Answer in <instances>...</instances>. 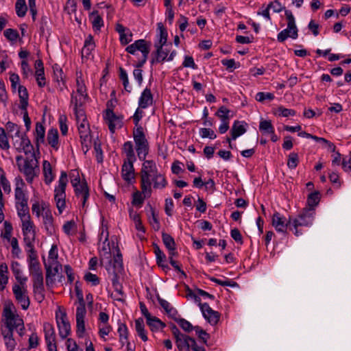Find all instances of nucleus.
I'll use <instances>...</instances> for the list:
<instances>
[{"label": "nucleus", "instance_id": "obj_1", "mask_svg": "<svg viewBox=\"0 0 351 351\" xmlns=\"http://www.w3.org/2000/svg\"><path fill=\"white\" fill-rule=\"evenodd\" d=\"M16 331L20 337L25 335L24 319L17 312L16 308L12 302H6L2 312V324L0 330L5 348L9 351H13L17 345L14 337Z\"/></svg>", "mask_w": 351, "mask_h": 351}, {"label": "nucleus", "instance_id": "obj_2", "mask_svg": "<svg viewBox=\"0 0 351 351\" xmlns=\"http://www.w3.org/2000/svg\"><path fill=\"white\" fill-rule=\"evenodd\" d=\"M168 186V180L164 172L160 171L154 160H145L140 171V186L144 192L152 193L153 190L162 191Z\"/></svg>", "mask_w": 351, "mask_h": 351}, {"label": "nucleus", "instance_id": "obj_3", "mask_svg": "<svg viewBox=\"0 0 351 351\" xmlns=\"http://www.w3.org/2000/svg\"><path fill=\"white\" fill-rule=\"evenodd\" d=\"M150 43L147 42L144 39H139L135 40L134 43L128 45L125 48V51L132 55H136L137 51H140L142 54L141 58L138 60L136 64V67L133 71V75L138 84L141 86L142 84L143 71L140 69L147 62L149 51H150Z\"/></svg>", "mask_w": 351, "mask_h": 351}, {"label": "nucleus", "instance_id": "obj_4", "mask_svg": "<svg viewBox=\"0 0 351 351\" xmlns=\"http://www.w3.org/2000/svg\"><path fill=\"white\" fill-rule=\"evenodd\" d=\"M315 216V211L313 209H304L295 217H289L290 230L293 232L296 237L302 234L300 228L310 227L313 225Z\"/></svg>", "mask_w": 351, "mask_h": 351}, {"label": "nucleus", "instance_id": "obj_5", "mask_svg": "<svg viewBox=\"0 0 351 351\" xmlns=\"http://www.w3.org/2000/svg\"><path fill=\"white\" fill-rule=\"evenodd\" d=\"M68 175L66 171H62L58 184L54 187L53 199L60 215L62 214L66 208V188L68 184Z\"/></svg>", "mask_w": 351, "mask_h": 351}, {"label": "nucleus", "instance_id": "obj_6", "mask_svg": "<svg viewBox=\"0 0 351 351\" xmlns=\"http://www.w3.org/2000/svg\"><path fill=\"white\" fill-rule=\"evenodd\" d=\"M135 149L140 160L143 162L149 152V142L146 138L143 127L135 128L132 132Z\"/></svg>", "mask_w": 351, "mask_h": 351}, {"label": "nucleus", "instance_id": "obj_7", "mask_svg": "<svg viewBox=\"0 0 351 351\" xmlns=\"http://www.w3.org/2000/svg\"><path fill=\"white\" fill-rule=\"evenodd\" d=\"M58 250L56 245H52L49 252L48 264L46 267V285L49 286L53 283V278L58 273L61 265L58 261Z\"/></svg>", "mask_w": 351, "mask_h": 351}, {"label": "nucleus", "instance_id": "obj_8", "mask_svg": "<svg viewBox=\"0 0 351 351\" xmlns=\"http://www.w3.org/2000/svg\"><path fill=\"white\" fill-rule=\"evenodd\" d=\"M285 15L287 21L286 29L280 32L277 35V40L280 43L285 42L288 38L296 39L298 37V29L295 24V17L291 10H285Z\"/></svg>", "mask_w": 351, "mask_h": 351}, {"label": "nucleus", "instance_id": "obj_9", "mask_svg": "<svg viewBox=\"0 0 351 351\" xmlns=\"http://www.w3.org/2000/svg\"><path fill=\"white\" fill-rule=\"evenodd\" d=\"M16 162L19 170L24 174L26 181L31 184L36 176L35 171V167H37L36 160L29 158L23 159V156L19 155L16 157Z\"/></svg>", "mask_w": 351, "mask_h": 351}, {"label": "nucleus", "instance_id": "obj_10", "mask_svg": "<svg viewBox=\"0 0 351 351\" xmlns=\"http://www.w3.org/2000/svg\"><path fill=\"white\" fill-rule=\"evenodd\" d=\"M16 302L21 309L26 311L30 306V298L28 294L27 282L14 283L12 287Z\"/></svg>", "mask_w": 351, "mask_h": 351}, {"label": "nucleus", "instance_id": "obj_11", "mask_svg": "<svg viewBox=\"0 0 351 351\" xmlns=\"http://www.w3.org/2000/svg\"><path fill=\"white\" fill-rule=\"evenodd\" d=\"M79 135L82 147L88 148L91 144L90 130L89 123L87 121L86 114H84L83 118L75 117Z\"/></svg>", "mask_w": 351, "mask_h": 351}, {"label": "nucleus", "instance_id": "obj_12", "mask_svg": "<svg viewBox=\"0 0 351 351\" xmlns=\"http://www.w3.org/2000/svg\"><path fill=\"white\" fill-rule=\"evenodd\" d=\"M56 320L60 337L62 339L66 338L71 333V325L66 311L62 309L60 306L56 311Z\"/></svg>", "mask_w": 351, "mask_h": 351}, {"label": "nucleus", "instance_id": "obj_13", "mask_svg": "<svg viewBox=\"0 0 351 351\" xmlns=\"http://www.w3.org/2000/svg\"><path fill=\"white\" fill-rule=\"evenodd\" d=\"M12 142L14 147L18 152H23L26 155H34V147L26 133L12 137Z\"/></svg>", "mask_w": 351, "mask_h": 351}, {"label": "nucleus", "instance_id": "obj_14", "mask_svg": "<svg viewBox=\"0 0 351 351\" xmlns=\"http://www.w3.org/2000/svg\"><path fill=\"white\" fill-rule=\"evenodd\" d=\"M15 207L28 205V197L24 191L25 182L21 176L14 178Z\"/></svg>", "mask_w": 351, "mask_h": 351}, {"label": "nucleus", "instance_id": "obj_15", "mask_svg": "<svg viewBox=\"0 0 351 351\" xmlns=\"http://www.w3.org/2000/svg\"><path fill=\"white\" fill-rule=\"evenodd\" d=\"M29 275L32 278L33 292L37 297L38 300L41 302L45 298L43 274L42 269L29 272Z\"/></svg>", "mask_w": 351, "mask_h": 351}, {"label": "nucleus", "instance_id": "obj_16", "mask_svg": "<svg viewBox=\"0 0 351 351\" xmlns=\"http://www.w3.org/2000/svg\"><path fill=\"white\" fill-rule=\"evenodd\" d=\"M21 229L25 243L31 244L36 239L35 225L31 219L21 221Z\"/></svg>", "mask_w": 351, "mask_h": 351}, {"label": "nucleus", "instance_id": "obj_17", "mask_svg": "<svg viewBox=\"0 0 351 351\" xmlns=\"http://www.w3.org/2000/svg\"><path fill=\"white\" fill-rule=\"evenodd\" d=\"M271 224L278 232L283 234L287 233V228L290 230L289 219L287 220L286 217L278 212L273 214Z\"/></svg>", "mask_w": 351, "mask_h": 351}, {"label": "nucleus", "instance_id": "obj_18", "mask_svg": "<svg viewBox=\"0 0 351 351\" xmlns=\"http://www.w3.org/2000/svg\"><path fill=\"white\" fill-rule=\"evenodd\" d=\"M87 98L88 96H85L84 95H77L75 93H72L71 98V105L73 107V111L75 117L83 118L84 114H85L83 105L85 104Z\"/></svg>", "mask_w": 351, "mask_h": 351}, {"label": "nucleus", "instance_id": "obj_19", "mask_svg": "<svg viewBox=\"0 0 351 351\" xmlns=\"http://www.w3.org/2000/svg\"><path fill=\"white\" fill-rule=\"evenodd\" d=\"M75 197L80 200L82 207L85 208L88 206L87 201L90 197L89 188L85 180L82 183L73 187Z\"/></svg>", "mask_w": 351, "mask_h": 351}, {"label": "nucleus", "instance_id": "obj_20", "mask_svg": "<svg viewBox=\"0 0 351 351\" xmlns=\"http://www.w3.org/2000/svg\"><path fill=\"white\" fill-rule=\"evenodd\" d=\"M135 162L123 160L121 167V176L128 184H132L135 180V170L134 167Z\"/></svg>", "mask_w": 351, "mask_h": 351}, {"label": "nucleus", "instance_id": "obj_21", "mask_svg": "<svg viewBox=\"0 0 351 351\" xmlns=\"http://www.w3.org/2000/svg\"><path fill=\"white\" fill-rule=\"evenodd\" d=\"M42 223L48 235L51 236L56 233L57 226L55 223L51 210L46 213H43V216H42Z\"/></svg>", "mask_w": 351, "mask_h": 351}, {"label": "nucleus", "instance_id": "obj_22", "mask_svg": "<svg viewBox=\"0 0 351 351\" xmlns=\"http://www.w3.org/2000/svg\"><path fill=\"white\" fill-rule=\"evenodd\" d=\"M35 66V78L38 86L43 88L46 85V78L45 76V69L43 62L41 60H37L34 64Z\"/></svg>", "mask_w": 351, "mask_h": 351}, {"label": "nucleus", "instance_id": "obj_23", "mask_svg": "<svg viewBox=\"0 0 351 351\" xmlns=\"http://www.w3.org/2000/svg\"><path fill=\"white\" fill-rule=\"evenodd\" d=\"M138 106L141 109H145L152 106L154 97L150 88H145L138 99Z\"/></svg>", "mask_w": 351, "mask_h": 351}, {"label": "nucleus", "instance_id": "obj_24", "mask_svg": "<svg viewBox=\"0 0 351 351\" xmlns=\"http://www.w3.org/2000/svg\"><path fill=\"white\" fill-rule=\"evenodd\" d=\"M115 30L119 34V40L122 45H126L132 41V34L128 28L121 23H117Z\"/></svg>", "mask_w": 351, "mask_h": 351}, {"label": "nucleus", "instance_id": "obj_25", "mask_svg": "<svg viewBox=\"0 0 351 351\" xmlns=\"http://www.w3.org/2000/svg\"><path fill=\"white\" fill-rule=\"evenodd\" d=\"M47 141L48 145L55 151L60 148L59 134L56 128H50L47 134Z\"/></svg>", "mask_w": 351, "mask_h": 351}, {"label": "nucleus", "instance_id": "obj_26", "mask_svg": "<svg viewBox=\"0 0 351 351\" xmlns=\"http://www.w3.org/2000/svg\"><path fill=\"white\" fill-rule=\"evenodd\" d=\"M50 210L49 204L44 200L36 201L32 206L33 214L38 218L43 216V213H46Z\"/></svg>", "mask_w": 351, "mask_h": 351}, {"label": "nucleus", "instance_id": "obj_27", "mask_svg": "<svg viewBox=\"0 0 351 351\" xmlns=\"http://www.w3.org/2000/svg\"><path fill=\"white\" fill-rule=\"evenodd\" d=\"M95 43L93 39V36L89 34L85 39L83 48L82 49V58H86L88 59L92 52L95 49Z\"/></svg>", "mask_w": 351, "mask_h": 351}, {"label": "nucleus", "instance_id": "obj_28", "mask_svg": "<svg viewBox=\"0 0 351 351\" xmlns=\"http://www.w3.org/2000/svg\"><path fill=\"white\" fill-rule=\"evenodd\" d=\"M12 272L16 280V283L27 282V277L23 275L21 265L18 261H12L10 265Z\"/></svg>", "mask_w": 351, "mask_h": 351}, {"label": "nucleus", "instance_id": "obj_29", "mask_svg": "<svg viewBox=\"0 0 351 351\" xmlns=\"http://www.w3.org/2000/svg\"><path fill=\"white\" fill-rule=\"evenodd\" d=\"M155 47L156 51L154 57L151 60V64H154L155 63H160L166 60L167 61L169 51L166 49H163V46L161 45L155 46Z\"/></svg>", "mask_w": 351, "mask_h": 351}, {"label": "nucleus", "instance_id": "obj_30", "mask_svg": "<svg viewBox=\"0 0 351 351\" xmlns=\"http://www.w3.org/2000/svg\"><path fill=\"white\" fill-rule=\"evenodd\" d=\"M151 195L152 193H147L144 192L143 189H141V191H136L132 194V204L134 206L141 207L145 199L149 198Z\"/></svg>", "mask_w": 351, "mask_h": 351}, {"label": "nucleus", "instance_id": "obj_31", "mask_svg": "<svg viewBox=\"0 0 351 351\" xmlns=\"http://www.w3.org/2000/svg\"><path fill=\"white\" fill-rule=\"evenodd\" d=\"M43 171L44 176V181L47 185H49L55 178V174L53 172L51 165L47 160H44L43 163Z\"/></svg>", "mask_w": 351, "mask_h": 351}, {"label": "nucleus", "instance_id": "obj_32", "mask_svg": "<svg viewBox=\"0 0 351 351\" xmlns=\"http://www.w3.org/2000/svg\"><path fill=\"white\" fill-rule=\"evenodd\" d=\"M89 19L91 21L93 30L96 32H99L104 24L99 12L97 10L92 12L89 15Z\"/></svg>", "mask_w": 351, "mask_h": 351}, {"label": "nucleus", "instance_id": "obj_33", "mask_svg": "<svg viewBox=\"0 0 351 351\" xmlns=\"http://www.w3.org/2000/svg\"><path fill=\"white\" fill-rule=\"evenodd\" d=\"M86 313H76V334L82 338L85 333V317Z\"/></svg>", "mask_w": 351, "mask_h": 351}, {"label": "nucleus", "instance_id": "obj_34", "mask_svg": "<svg viewBox=\"0 0 351 351\" xmlns=\"http://www.w3.org/2000/svg\"><path fill=\"white\" fill-rule=\"evenodd\" d=\"M8 267L5 263H2L0 264V291H3L9 280L8 277Z\"/></svg>", "mask_w": 351, "mask_h": 351}, {"label": "nucleus", "instance_id": "obj_35", "mask_svg": "<svg viewBox=\"0 0 351 351\" xmlns=\"http://www.w3.org/2000/svg\"><path fill=\"white\" fill-rule=\"evenodd\" d=\"M135 330L137 335L143 341H148L147 331L145 329L144 321L142 318H138L135 320Z\"/></svg>", "mask_w": 351, "mask_h": 351}, {"label": "nucleus", "instance_id": "obj_36", "mask_svg": "<svg viewBox=\"0 0 351 351\" xmlns=\"http://www.w3.org/2000/svg\"><path fill=\"white\" fill-rule=\"evenodd\" d=\"M34 136L36 140V143L38 147L40 144H43L45 141V128L44 125L40 122H37L36 123V128L34 132Z\"/></svg>", "mask_w": 351, "mask_h": 351}, {"label": "nucleus", "instance_id": "obj_37", "mask_svg": "<svg viewBox=\"0 0 351 351\" xmlns=\"http://www.w3.org/2000/svg\"><path fill=\"white\" fill-rule=\"evenodd\" d=\"M321 198V195L319 191H314L311 193L306 199V207L304 209H313L315 211V207L318 205Z\"/></svg>", "mask_w": 351, "mask_h": 351}, {"label": "nucleus", "instance_id": "obj_38", "mask_svg": "<svg viewBox=\"0 0 351 351\" xmlns=\"http://www.w3.org/2000/svg\"><path fill=\"white\" fill-rule=\"evenodd\" d=\"M18 91L20 99L19 108L21 110H25L27 108L29 99L27 90L25 86L19 85Z\"/></svg>", "mask_w": 351, "mask_h": 351}, {"label": "nucleus", "instance_id": "obj_39", "mask_svg": "<svg viewBox=\"0 0 351 351\" xmlns=\"http://www.w3.org/2000/svg\"><path fill=\"white\" fill-rule=\"evenodd\" d=\"M112 284L115 291L114 300L123 302L124 300L125 295L123 291L122 285L119 282L117 274H115L112 278Z\"/></svg>", "mask_w": 351, "mask_h": 351}, {"label": "nucleus", "instance_id": "obj_40", "mask_svg": "<svg viewBox=\"0 0 351 351\" xmlns=\"http://www.w3.org/2000/svg\"><path fill=\"white\" fill-rule=\"evenodd\" d=\"M246 129L243 122L235 121L231 130V136L232 140H236L239 136L245 133Z\"/></svg>", "mask_w": 351, "mask_h": 351}, {"label": "nucleus", "instance_id": "obj_41", "mask_svg": "<svg viewBox=\"0 0 351 351\" xmlns=\"http://www.w3.org/2000/svg\"><path fill=\"white\" fill-rule=\"evenodd\" d=\"M146 323L152 332H157L166 326L163 322L155 316H152L147 319Z\"/></svg>", "mask_w": 351, "mask_h": 351}, {"label": "nucleus", "instance_id": "obj_42", "mask_svg": "<svg viewBox=\"0 0 351 351\" xmlns=\"http://www.w3.org/2000/svg\"><path fill=\"white\" fill-rule=\"evenodd\" d=\"M108 125V128L112 133L114 132L116 124L115 122L118 120L117 116L114 114L112 110L107 109L104 115Z\"/></svg>", "mask_w": 351, "mask_h": 351}, {"label": "nucleus", "instance_id": "obj_43", "mask_svg": "<svg viewBox=\"0 0 351 351\" xmlns=\"http://www.w3.org/2000/svg\"><path fill=\"white\" fill-rule=\"evenodd\" d=\"M123 152L125 154L126 158L124 160L136 161V158L134 154V145L131 141L124 143L122 147Z\"/></svg>", "mask_w": 351, "mask_h": 351}, {"label": "nucleus", "instance_id": "obj_44", "mask_svg": "<svg viewBox=\"0 0 351 351\" xmlns=\"http://www.w3.org/2000/svg\"><path fill=\"white\" fill-rule=\"evenodd\" d=\"M192 337L189 335H184L182 337H179L176 339V344L178 351H190V340Z\"/></svg>", "mask_w": 351, "mask_h": 351}, {"label": "nucleus", "instance_id": "obj_45", "mask_svg": "<svg viewBox=\"0 0 351 351\" xmlns=\"http://www.w3.org/2000/svg\"><path fill=\"white\" fill-rule=\"evenodd\" d=\"M162 239L164 245L169 251V255H175L176 243L173 238L170 234L163 232L162 234Z\"/></svg>", "mask_w": 351, "mask_h": 351}, {"label": "nucleus", "instance_id": "obj_46", "mask_svg": "<svg viewBox=\"0 0 351 351\" xmlns=\"http://www.w3.org/2000/svg\"><path fill=\"white\" fill-rule=\"evenodd\" d=\"M259 130L263 135H268L269 134H273L274 126L272 124L271 120H267L261 119L258 126Z\"/></svg>", "mask_w": 351, "mask_h": 351}, {"label": "nucleus", "instance_id": "obj_47", "mask_svg": "<svg viewBox=\"0 0 351 351\" xmlns=\"http://www.w3.org/2000/svg\"><path fill=\"white\" fill-rule=\"evenodd\" d=\"M158 29H159V34L157 36L158 38V42L155 43L154 46H164L167 43V29L163 27L162 23H158Z\"/></svg>", "mask_w": 351, "mask_h": 351}, {"label": "nucleus", "instance_id": "obj_48", "mask_svg": "<svg viewBox=\"0 0 351 351\" xmlns=\"http://www.w3.org/2000/svg\"><path fill=\"white\" fill-rule=\"evenodd\" d=\"M150 213V215L148 216L149 223L154 231H158L160 228V223L158 214L156 213L153 208H151Z\"/></svg>", "mask_w": 351, "mask_h": 351}, {"label": "nucleus", "instance_id": "obj_49", "mask_svg": "<svg viewBox=\"0 0 351 351\" xmlns=\"http://www.w3.org/2000/svg\"><path fill=\"white\" fill-rule=\"evenodd\" d=\"M119 79L123 83L125 90L128 93H130L132 90V87L130 84L128 75L126 71L122 67L119 68Z\"/></svg>", "mask_w": 351, "mask_h": 351}, {"label": "nucleus", "instance_id": "obj_50", "mask_svg": "<svg viewBox=\"0 0 351 351\" xmlns=\"http://www.w3.org/2000/svg\"><path fill=\"white\" fill-rule=\"evenodd\" d=\"M43 330L45 333V341L56 339L54 327L49 322H45L43 324Z\"/></svg>", "mask_w": 351, "mask_h": 351}, {"label": "nucleus", "instance_id": "obj_51", "mask_svg": "<svg viewBox=\"0 0 351 351\" xmlns=\"http://www.w3.org/2000/svg\"><path fill=\"white\" fill-rule=\"evenodd\" d=\"M98 327V334L99 337L104 339V341H106V336L108 335L110 332L112 330V327L108 324H97Z\"/></svg>", "mask_w": 351, "mask_h": 351}, {"label": "nucleus", "instance_id": "obj_52", "mask_svg": "<svg viewBox=\"0 0 351 351\" xmlns=\"http://www.w3.org/2000/svg\"><path fill=\"white\" fill-rule=\"evenodd\" d=\"M108 231H106V238L103 242L102 252H101V256L102 257V259L104 258L110 259L111 258V251L110 247V243L108 241Z\"/></svg>", "mask_w": 351, "mask_h": 351}, {"label": "nucleus", "instance_id": "obj_53", "mask_svg": "<svg viewBox=\"0 0 351 351\" xmlns=\"http://www.w3.org/2000/svg\"><path fill=\"white\" fill-rule=\"evenodd\" d=\"M230 110L226 106H222L219 108L218 110L215 112V116L219 118L221 121H230L232 116L230 115Z\"/></svg>", "mask_w": 351, "mask_h": 351}, {"label": "nucleus", "instance_id": "obj_54", "mask_svg": "<svg viewBox=\"0 0 351 351\" xmlns=\"http://www.w3.org/2000/svg\"><path fill=\"white\" fill-rule=\"evenodd\" d=\"M5 127L11 138L22 134L21 132V127L13 122L8 121L6 123Z\"/></svg>", "mask_w": 351, "mask_h": 351}, {"label": "nucleus", "instance_id": "obj_55", "mask_svg": "<svg viewBox=\"0 0 351 351\" xmlns=\"http://www.w3.org/2000/svg\"><path fill=\"white\" fill-rule=\"evenodd\" d=\"M154 252L156 256V261L158 266L162 267L163 269L168 268V266L164 264L166 260V256L160 249V247L156 245L154 246Z\"/></svg>", "mask_w": 351, "mask_h": 351}, {"label": "nucleus", "instance_id": "obj_56", "mask_svg": "<svg viewBox=\"0 0 351 351\" xmlns=\"http://www.w3.org/2000/svg\"><path fill=\"white\" fill-rule=\"evenodd\" d=\"M15 10L19 17L25 16L27 10L25 0H16Z\"/></svg>", "mask_w": 351, "mask_h": 351}, {"label": "nucleus", "instance_id": "obj_57", "mask_svg": "<svg viewBox=\"0 0 351 351\" xmlns=\"http://www.w3.org/2000/svg\"><path fill=\"white\" fill-rule=\"evenodd\" d=\"M275 115L282 117H293L296 114V112L293 109L286 108L282 106H279L276 112Z\"/></svg>", "mask_w": 351, "mask_h": 351}, {"label": "nucleus", "instance_id": "obj_58", "mask_svg": "<svg viewBox=\"0 0 351 351\" xmlns=\"http://www.w3.org/2000/svg\"><path fill=\"white\" fill-rule=\"evenodd\" d=\"M17 211V215L20 218L21 221L27 220L31 219L29 214V208L27 206H21L15 207Z\"/></svg>", "mask_w": 351, "mask_h": 351}, {"label": "nucleus", "instance_id": "obj_59", "mask_svg": "<svg viewBox=\"0 0 351 351\" xmlns=\"http://www.w3.org/2000/svg\"><path fill=\"white\" fill-rule=\"evenodd\" d=\"M4 36L10 42L16 43L19 38V34L15 29L8 28L3 32Z\"/></svg>", "mask_w": 351, "mask_h": 351}, {"label": "nucleus", "instance_id": "obj_60", "mask_svg": "<svg viewBox=\"0 0 351 351\" xmlns=\"http://www.w3.org/2000/svg\"><path fill=\"white\" fill-rule=\"evenodd\" d=\"M194 330L195 331V334L197 335L201 342L203 344H206L208 340L210 338L209 334L198 326H194Z\"/></svg>", "mask_w": 351, "mask_h": 351}, {"label": "nucleus", "instance_id": "obj_61", "mask_svg": "<svg viewBox=\"0 0 351 351\" xmlns=\"http://www.w3.org/2000/svg\"><path fill=\"white\" fill-rule=\"evenodd\" d=\"M117 332L119 335V340L128 339L129 330L125 324L122 322L118 323Z\"/></svg>", "mask_w": 351, "mask_h": 351}, {"label": "nucleus", "instance_id": "obj_62", "mask_svg": "<svg viewBox=\"0 0 351 351\" xmlns=\"http://www.w3.org/2000/svg\"><path fill=\"white\" fill-rule=\"evenodd\" d=\"M40 345V338L36 332H33L28 339V350L36 349Z\"/></svg>", "mask_w": 351, "mask_h": 351}, {"label": "nucleus", "instance_id": "obj_63", "mask_svg": "<svg viewBox=\"0 0 351 351\" xmlns=\"http://www.w3.org/2000/svg\"><path fill=\"white\" fill-rule=\"evenodd\" d=\"M76 93L77 95H84L88 96L84 80L81 76H77L76 79Z\"/></svg>", "mask_w": 351, "mask_h": 351}, {"label": "nucleus", "instance_id": "obj_64", "mask_svg": "<svg viewBox=\"0 0 351 351\" xmlns=\"http://www.w3.org/2000/svg\"><path fill=\"white\" fill-rule=\"evenodd\" d=\"M0 147L2 149L7 150L10 148L8 138L5 133V130L3 128H0Z\"/></svg>", "mask_w": 351, "mask_h": 351}]
</instances>
